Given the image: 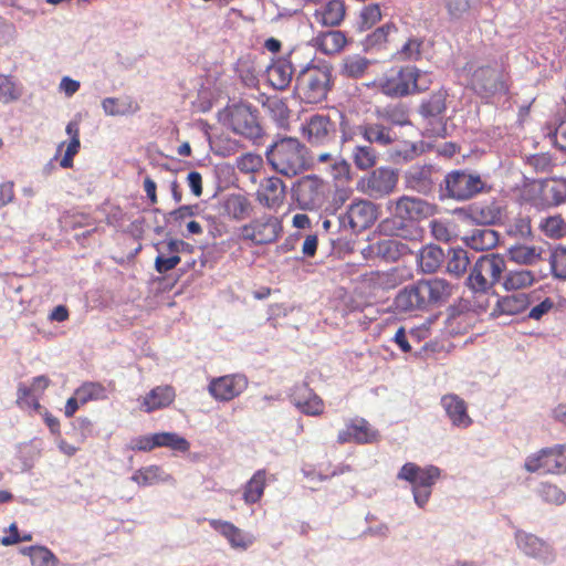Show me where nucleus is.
<instances>
[{
    "instance_id": "obj_1",
    "label": "nucleus",
    "mask_w": 566,
    "mask_h": 566,
    "mask_svg": "<svg viewBox=\"0 0 566 566\" xmlns=\"http://www.w3.org/2000/svg\"><path fill=\"white\" fill-rule=\"evenodd\" d=\"M452 294V285L444 279H421L400 290L395 300L399 313L429 311L444 304Z\"/></svg>"
},
{
    "instance_id": "obj_2",
    "label": "nucleus",
    "mask_w": 566,
    "mask_h": 566,
    "mask_svg": "<svg viewBox=\"0 0 566 566\" xmlns=\"http://www.w3.org/2000/svg\"><path fill=\"white\" fill-rule=\"evenodd\" d=\"M438 207L424 199L411 196H401L396 200L391 216L379 224L382 232L391 237L409 238L417 229V224L437 213Z\"/></svg>"
},
{
    "instance_id": "obj_3",
    "label": "nucleus",
    "mask_w": 566,
    "mask_h": 566,
    "mask_svg": "<svg viewBox=\"0 0 566 566\" xmlns=\"http://www.w3.org/2000/svg\"><path fill=\"white\" fill-rule=\"evenodd\" d=\"M265 156L277 174L289 178L302 174L313 165L307 148L295 137H280L268 146Z\"/></svg>"
},
{
    "instance_id": "obj_4",
    "label": "nucleus",
    "mask_w": 566,
    "mask_h": 566,
    "mask_svg": "<svg viewBox=\"0 0 566 566\" xmlns=\"http://www.w3.org/2000/svg\"><path fill=\"white\" fill-rule=\"evenodd\" d=\"M332 71L329 62L312 60L295 75L294 94L307 104L325 101L334 86Z\"/></svg>"
},
{
    "instance_id": "obj_5",
    "label": "nucleus",
    "mask_w": 566,
    "mask_h": 566,
    "mask_svg": "<svg viewBox=\"0 0 566 566\" xmlns=\"http://www.w3.org/2000/svg\"><path fill=\"white\" fill-rule=\"evenodd\" d=\"M489 189L490 187L476 170L457 168L441 176L438 184V199L441 202L448 200L465 202L488 192Z\"/></svg>"
},
{
    "instance_id": "obj_6",
    "label": "nucleus",
    "mask_w": 566,
    "mask_h": 566,
    "mask_svg": "<svg viewBox=\"0 0 566 566\" xmlns=\"http://www.w3.org/2000/svg\"><path fill=\"white\" fill-rule=\"evenodd\" d=\"M346 115L335 109L332 114H314L302 125V134L314 146L328 145L336 142L338 130L342 132L340 140H348L345 127Z\"/></svg>"
},
{
    "instance_id": "obj_7",
    "label": "nucleus",
    "mask_w": 566,
    "mask_h": 566,
    "mask_svg": "<svg viewBox=\"0 0 566 566\" xmlns=\"http://www.w3.org/2000/svg\"><path fill=\"white\" fill-rule=\"evenodd\" d=\"M259 115L260 112L256 106L242 99L228 104L219 113L220 117H224V125H227L234 134L254 143L264 134L259 120Z\"/></svg>"
},
{
    "instance_id": "obj_8",
    "label": "nucleus",
    "mask_w": 566,
    "mask_h": 566,
    "mask_svg": "<svg viewBox=\"0 0 566 566\" xmlns=\"http://www.w3.org/2000/svg\"><path fill=\"white\" fill-rule=\"evenodd\" d=\"M441 473V469L433 464L419 467L413 462H407L400 468L397 479L411 484L413 501L418 507L423 509L429 502L432 486L440 479Z\"/></svg>"
},
{
    "instance_id": "obj_9",
    "label": "nucleus",
    "mask_w": 566,
    "mask_h": 566,
    "mask_svg": "<svg viewBox=\"0 0 566 566\" xmlns=\"http://www.w3.org/2000/svg\"><path fill=\"white\" fill-rule=\"evenodd\" d=\"M472 90L482 98L505 95L510 87L502 65H484L474 70L471 77Z\"/></svg>"
},
{
    "instance_id": "obj_10",
    "label": "nucleus",
    "mask_w": 566,
    "mask_h": 566,
    "mask_svg": "<svg viewBox=\"0 0 566 566\" xmlns=\"http://www.w3.org/2000/svg\"><path fill=\"white\" fill-rule=\"evenodd\" d=\"M448 93L439 90L431 93L428 97L422 98L418 113L427 122L433 136L446 138L448 133L446 117Z\"/></svg>"
},
{
    "instance_id": "obj_11",
    "label": "nucleus",
    "mask_w": 566,
    "mask_h": 566,
    "mask_svg": "<svg viewBox=\"0 0 566 566\" xmlns=\"http://www.w3.org/2000/svg\"><path fill=\"white\" fill-rule=\"evenodd\" d=\"M566 450L565 444H555L554 447L543 448L538 452L528 455L524 468L527 472L542 473H565L566 472Z\"/></svg>"
},
{
    "instance_id": "obj_12",
    "label": "nucleus",
    "mask_w": 566,
    "mask_h": 566,
    "mask_svg": "<svg viewBox=\"0 0 566 566\" xmlns=\"http://www.w3.org/2000/svg\"><path fill=\"white\" fill-rule=\"evenodd\" d=\"M419 74L420 70L413 65L401 66L395 74L379 80V90L384 95L396 98L420 92Z\"/></svg>"
},
{
    "instance_id": "obj_13",
    "label": "nucleus",
    "mask_w": 566,
    "mask_h": 566,
    "mask_svg": "<svg viewBox=\"0 0 566 566\" xmlns=\"http://www.w3.org/2000/svg\"><path fill=\"white\" fill-rule=\"evenodd\" d=\"M441 175V169L434 165H413L405 172V185L422 196L434 197Z\"/></svg>"
},
{
    "instance_id": "obj_14",
    "label": "nucleus",
    "mask_w": 566,
    "mask_h": 566,
    "mask_svg": "<svg viewBox=\"0 0 566 566\" xmlns=\"http://www.w3.org/2000/svg\"><path fill=\"white\" fill-rule=\"evenodd\" d=\"M398 182V172L390 167H379L369 175L361 177L357 182V189L373 198L389 195Z\"/></svg>"
},
{
    "instance_id": "obj_15",
    "label": "nucleus",
    "mask_w": 566,
    "mask_h": 566,
    "mask_svg": "<svg viewBox=\"0 0 566 566\" xmlns=\"http://www.w3.org/2000/svg\"><path fill=\"white\" fill-rule=\"evenodd\" d=\"M292 198L302 210H313L323 198V180L316 175H307L293 182Z\"/></svg>"
},
{
    "instance_id": "obj_16",
    "label": "nucleus",
    "mask_w": 566,
    "mask_h": 566,
    "mask_svg": "<svg viewBox=\"0 0 566 566\" xmlns=\"http://www.w3.org/2000/svg\"><path fill=\"white\" fill-rule=\"evenodd\" d=\"M514 537L517 547L526 556L534 558L544 565H549L555 562V551L546 541L522 530H517Z\"/></svg>"
},
{
    "instance_id": "obj_17",
    "label": "nucleus",
    "mask_w": 566,
    "mask_h": 566,
    "mask_svg": "<svg viewBox=\"0 0 566 566\" xmlns=\"http://www.w3.org/2000/svg\"><path fill=\"white\" fill-rule=\"evenodd\" d=\"M247 387V377L235 374L211 380L208 390L214 399L219 401H230L243 392Z\"/></svg>"
},
{
    "instance_id": "obj_18",
    "label": "nucleus",
    "mask_w": 566,
    "mask_h": 566,
    "mask_svg": "<svg viewBox=\"0 0 566 566\" xmlns=\"http://www.w3.org/2000/svg\"><path fill=\"white\" fill-rule=\"evenodd\" d=\"M214 208L220 217H227L238 222L247 219L252 211L251 201L242 193L223 196L214 205Z\"/></svg>"
},
{
    "instance_id": "obj_19",
    "label": "nucleus",
    "mask_w": 566,
    "mask_h": 566,
    "mask_svg": "<svg viewBox=\"0 0 566 566\" xmlns=\"http://www.w3.org/2000/svg\"><path fill=\"white\" fill-rule=\"evenodd\" d=\"M377 438L378 431L374 430L366 419L356 418L347 423L344 430L338 432L337 442L344 444L354 441L364 444L373 443Z\"/></svg>"
},
{
    "instance_id": "obj_20",
    "label": "nucleus",
    "mask_w": 566,
    "mask_h": 566,
    "mask_svg": "<svg viewBox=\"0 0 566 566\" xmlns=\"http://www.w3.org/2000/svg\"><path fill=\"white\" fill-rule=\"evenodd\" d=\"M292 51L285 55L273 60L266 67L269 83L277 91H284L293 80L294 66L291 61Z\"/></svg>"
},
{
    "instance_id": "obj_21",
    "label": "nucleus",
    "mask_w": 566,
    "mask_h": 566,
    "mask_svg": "<svg viewBox=\"0 0 566 566\" xmlns=\"http://www.w3.org/2000/svg\"><path fill=\"white\" fill-rule=\"evenodd\" d=\"M349 228L354 231H360L370 227L376 220V207L367 200L352 202L348 208Z\"/></svg>"
},
{
    "instance_id": "obj_22",
    "label": "nucleus",
    "mask_w": 566,
    "mask_h": 566,
    "mask_svg": "<svg viewBox=\"0 0 566 566\" xmlns=\"http://www.w3.org/2000/svg\"><path fill=\"white\" fill-rule=\"evenodd\" d=\"M531 304L530 295L526 293H515L500 296L495 306L490 313L491 318H499L502 315H517L523 313Z\"/></svg>"
},
{
    "instance_id": "obj_23",
    "label": "nucleus",
    "mask_w": 566,
    "mask_h": 566,
    "mask_svg": "<svg viewBox=\"0 0 566 566\" xmlns=\"http://www.w3.org/2000/svg\"><path fill=\"white\" fill-rule=\"evenodd\" d=\"M346 44V34L339 30L321 31L308 42V45L326 55L339 53Z\"/></svg>"
},
{
    "instance_id": "obj_24",
    "label": "nucleus",
    "mask_w": 566,
    "mask_h": 566,
    "mask_svg": "<svg viewBox=\"0 0 566 566\" xmlns=\"http://www.w3.org/2000/svg\"><path fill=\"white\" fill-rule=\"evenodd\" d=\"M503 208L496 199L473 202L472 224L491 227L502 224Z\"/></svg>"
},
{
    "instance_id": "obj_25",
    "label": "nucleus",
    "mask_w": 566,
    "mask_h": 566,
    "mask_svg": "<svg viewBox=\"0 0 566 566\" xmlns=\"http://www.w3.org/2000/svg\"><path fill=\"white\" fill-rule=\"evenodd\" d=\"M210 527L222 535L232 548L247 549L253 543L252 536L243 533L233 523L222 520H209Z\"/></svg>"
},
{
    "instance_id": "obj_26",
    "label": "nucleus",
    "mask_w": 566,
    "mask_h": 566,
    "mask_svg": "<svg viewBox=\"0 0 566 566\" xmlns=\"http://www.w3.org/2000/svg\"><path fill=\"white\" fill-rule=\"evenodd\" d=\"M447 417L451 423L458 428H468L472 423V419L468 415L465 401L457 395L450 394L441 398Z\"/></svg>"
},
{
    "instance_id": "obj_27",
    "label": "nucleus",
    "mask_w": 566,
    "mask_h": 566,
    "mask_svg": "<svg viewBox=\"0 0 566 566\" xmlns=\"http://www.w3.org/2000/svg\"><path fill=\"white\" fill-rule=\"evenodd\" d=\"M262 188V191H258V200L261 203L270 209L279 208L283 205L286 186L281 178L276 176L266 178Z\"/></svg>"
},
{
    "instance_id": "obj_28",
    "label": "nucleus",
    "mask_w": 566,
    "mask_h": 566,
    "mask_svg": "<svg viewBox=\"0 0 566 566\" xmlns=\"http://www.w3.org/2000/svg\"><path fill=\"white\" fill-rule=\"evenodd\" d=\"M462 241L465 247L474 251H489L497 247L500 233L489 228L474 229L471 231L470 235H464Z\"/></svg>"
},
{
    "instance_id": "obj_29",
    "label": "nucleus",
    "mask_w": 566,
    "mask_h": 566,
    "mask_svg": "<svg viewBox=\"0 0 566 566\" xmlns=\"http://www.w3.org/2000/svg\"><path fill=\"white\" fill-rule=\"evenodd\" d=\"M254 229L258 233V245L275 242L283 231L282 222L276 217H262L254 219Z\"/></svg>"
},
{
    "instance_id": "obj_30",
    "label": "nucleus",
    "mask_w": 566,
    "mask_h": 566,
    "mask_svg": "<svg viewBox=\"0 0 566 566\" xmlns=\"http://www.w3.org/2000/svg\"><path fill=\"white\" fill-rule=\"evenodd\" d=\"M446 260V253L437 244L429 243L422 247L417 256V262L423 273L437 272Z\"/></svg>"
},
{
    "instance_id": "obj_31",
    "label": "nucleus",
    "mask_w": 566,
    "mask_h": 566,
    "mask_svg": "<svg viewBox=\"0 0 566 566\" xmlns=\"http://www.w3.org/2000/svg\"><path fill=\"white\" fill-rule=\"evenodd\" d=\"M176 392L171 386H157L145 397L142 407L146 412H153L168 407L175 400Z\"/></svg>"
},
{
    "instance_id": "obj_32",
    "label": "nucleus",
    "mask_w": 566,
    "mask_h": 566,
    "mask_svg": "<svg viewBox=\"0 0 566 566\" xmlns=\"http://www.w3.org/2000/svg\"><path fill=\"white\" fill-rule=\"evenodd\" d=\"M346 14V6L342 0H329L322 10H316L315 19L324 27H338Z\"/></svg>"
},
{
    "instance_id": "obj_33",
    "label": "nucleus",
    "mask_w": 566,
    "mask_h": 566,
    "mask_svg": "<svg viewBox=\"0 0 566 566\" xmlns=\"http://www.w3.org/2000/svg\"><path fill=\"white\" fill-rule=\"evenodd\" d=\"M171 479V475L165 473L161 467L155 464L138 469L130 478L139 486H150L159 482H168Z\"/></svg>"
},
{
    "instance_id": "obj_34",
    "label": "nucleus",
    "mask_w": 566,
    "mask_h": 566,
    "mask_svg": "<svg viewBox=\"0 0 566 566\" xmlns=\"http://www.w3.org/2000/svg\"><path fill=\"white\" fill-rule=\"evenodd\" d=\"M363 137L370 144H378L381 146H388L395 142L391 128L386 127L382 124H366L358 127Z\"/></svg>"
},
{
    "instance_id": "obj_35",
    "label": "nucleus",
    "mask_w": 566,
    "mask_h": 566,
    "mask_svg": "<svg viewBox=\"0 0 566 566\" xmlns=\"http://www.w3.org/2000/svg\"><path fill=\"white\" fill-rule=\"evenodd\" d=\"M476 262L481 264L482 270L491 276V284L501 281L503 272L506 270V262L503 254L489 253L481 255Z\"/></svg>"
},
{
    "instance_id": "obj_36",
    "label": "nucleus",
    "mask_w": 566,
    "mask_h": 566,
    "mask_svg": "<svg viewBox=\"0 0 566 566\" xmlns=\"http://www.w3.org/2000/svg\"><path fill=\"white\" fill-rule=\"evenodd\" d=\"M407 244L396 239H380L377 241V258L386 262H396L407 253Z\"/></svg>"
},
{
    "instance_id": "obj_37",
    "label": "nucleus",
    "mask_w": 566,
    "mask_h": 566,
    "mask_svg": "<svg viewBox=\"0 0 566 566\" xmlns=\"http://www.w3.org/2000/svg\"><path fill=\"white\" fill-rule=\"evenodd\" d=\"M376 114L377 117L396 126H406L410 124L408 106L401 102L378 108Z\"/></svg>"
},
{
    "instance_id": "obj_38",
    "label": "nucleus",
    "mask_w": 566,
    "mask_h": 566,
    "mask_svg": "<svg viewBox=\"0 0 566 566\" xmlns=\"http://www.w3.org/2000/svg\"><path fill=\"white\" fill-rule=\"evenodd\" d=\"M447 259V271L455 276H461L468 270L470 265V256L463 248H449Z\"/></svg>"
},
{
    "instance_id": "obj_39",
    "label": "nucleus",
    "mask_w": 566,
    "mask_h": 566,
    "mask_svg": "<svg viewBox=\"0 0 566 566\" xmlns=\"http://www.w3.org/2000/svg\"><path fill=\"white\" fill-rule=\"evenodd\" d=\"M265 488V470H258L245 483L243 500L247 504H254L260 501Z\"/></svg>"
},
{
    "instance_id": "obj_40",
    "label": "nucleus",
    "mask_w": 566,
    "mask_h": 566,
    "mask_svg": "<svg viewBox=\"0 0 566 566\" xmlns=\"http://www.w3.org/2000/svg\"><path fill=\"white\" fill-rule=\"evenodd\" d=\"M542 250L536 247L514 245L507 250L509 259L521 265H533L541 259Z\"/></svg>"
},
{
    "instance_id": "obj_41",
    "label": "nucleus",
    "mask_w": 566,
    "mask_h": 566,
    "mask_svg": "<svg viewBox=\"0 0 566 566\" xmlns=\"http://www.w3.org/2000/svg\"><path fill=\"white\" fill-rule=\"evenodd\" d=\"M534 282V273L530 270L509 271L502 285L505 291H516L531 286Z\"/></svg>"
},
{
    "instance_id": "obj_42",
    "label": "nucleus",
    "mask_w": 566,
    "mask_h": 566,
    "mask_svg": "<svg viewBox=\"0 0 566 566\" xmlns=\"http://www.w3.org/2000/svg\"><path fill=\"white\" fill-rule=\"evenodd\" d=\"M369 65V60L358 55H348L343 60L342 74L350 78H359Z\"/></svg>"
},
{
    "instance_id": "obj_43",
    "label": "nucleus",
    "mask_w": 566,
    "mask_h": 566,
    "mask_svg": "<svg viewBox=\"0 0 566 566\" xmlns=\"http://www.w3.org/2000/svg\"><path fill=\"white\" fill-rule=\"evenodd\" d=\"M22 553L30 557L32 566H55L56 557L44 546H29Z\"/></svg>"
},
{
    "instance_id": "obj_44",
    "label": "nucleus",
    "mask_w": 566,
    "mask_h": 566,
    "mask_svg": "<svg viewBox=\"0 0 566 566\" xmlns=\"http://www.w3.org/2000/svg\"><path fill=\"white\" fill-rule=\"evenodd\" d=\"M51 380L45 375H40L32 378L31 386H25L20 382L17 391V402L21 403L22 400L32 395H41L50 385Z\"/></svg>"
},
{
    "instance_id": "obj_45",
    "label": "nucleus",
    "mask_w": 566,
    "mask_h": 566,
    "mask_svg": "<svg viewBox=\"0 0 566 566\" xmlns=\"http://www.w3.org/2000/svg\"><path fill=\"white\" fill-rule=\"evenodd\" d=\"M75 396L80 397L81 405L91 400H102L107 398L105 387L99 382L87 381L75 390Z\"/></svg>"
},
{
    "instance_id": "obj_46",
    "label": "nucleus",
    "mask_w": 566,
    "mask_h": 566,
    "mask_svg": "<svg viewBox=\"0 0 566 566\" xmlns=\"http://www.w3.org/2000/svg\"><path fill=\"white\" fill-rule=\"evenodd\" d=\"M551 273L555 279L566 281V245H556L549 256Z\"/></svg>"
},
{
    "instance_id": "obj_47",
    "label": "nucleus",
    "mask_w": 566,
    "mask_h": 566,
    "mask_svg": "<svg viewBox=\"0 0 566 566\" xmlns=\"http://www.w3.org/2000/svg\"><path fill=\"white\" fill-rule=\"evenodd\" d=\"M536 493L545 503L548 504L559 506L566 501L565 492L557 485L548 482H541L537 486Z\"/></svg>"
},
{
    "instance_id": "obj_48",
    "label": "nucleus",
    "mask_w": 566,
    "mask_h": 566,
    "mask_svg": "<svg viewBox=\"0 0 566 566\" xmlns=\"http://www.w3.org/2000/svg\"><path fill=\"white\" fill-rule=\"evenodd\" d=\"M165 444V432L139 436L132 439L130 449L134 451L148 452Z\"/></svg>"
},
{
    "instance_id": "obj_49",
    "label": "nucleus",
    "mask_w": 566,
    "mask_h": 566,
    "mask_svg": "<svg viewBox=\"0 0 566 566\" xmlns=\"http://www.w3.org/2000/svg\"><path fill=\"white\" fill-rule=\"evenodd\" d=\"M381 19V12L378 3H371L363 8L359 19L356 23V30L361 33Z\"/></svg>"
},
{
    "instance_id": "obj_50",
    "label": "nucleus",
    "mask_w": 566,
    "mask_h": 566,
    "mask_svg": "<svg viewBox=\"0 0 566 566\" xmlns=\"http://www.w3.org/2000/svg\"><path fill=\"white\" fill-rule=\"evenodd\" d=\"M479 0H446L450 21H460L470 14Z\"/></svg>"
},
{
    "instance_id": "obj_51",
    "label": "nucleus",
    "mask_w": 566,
    "mask_h": 566,
    "mask_svg": "<svg viewBox=\"0 0 566 566\" xmlns=\"http://www.w3.org/2000/svg\"><path fill=\"white\" fill-rule=\"evenodd\" d=\"M353 160L360 170H367L376 165V150L370 146H356L353 150Z\"/></svg>"
},
{
    "instance_id": "obj_52",
    "label": "nucleus",
    "mask_w": 566,
    "mask_h": 566,
    "mask_svg": "<svg viewBox=\"0 0 566 566\" xmlns=\"http://www.w3.org/2000/svg\"><path fill=\"white\" fill-rule=\"evenodd\" d=\"M164 244V241L157 242L154 244L155 249L158 251L157 256L155 258L154 268L156 272L159 274H165L170 270H174L181 261L180 256L177 254H172L167 256L161 251V247Z\"/></svg>"
},
{
    "instance_id": "obj_53",
    "label": "nucleus",
    "mask_w": 566,
    "mask_h": 566,
    "mask_svg": "<svg viewBox=\"0 0 566 566\" xmlns=\"http://www.w3.org/2000/svg\"><path fill=\"white\" fill-rule=\"evenodd\" d=\"M484 270H482L481 264L478 262L474 263L468 279L467 284L473 292H486L489 289H491L494 284H491L485 276H484Z\"/></svg>"
},
{
    "instance_id": "obj_54",
    "label": "nucleus",
    "mask_w": 566,
    "mask_h": 566,
    "mask_svg": "<svg viewBox=\"0 0 566 566\" xmlns=\"http://www.w3.org/2000/svg\"><path fill=\"white\" fill-rule=\"evenodd\" d=\"M21 92L15 86L11 76L0 74V102L6 104L19 99Z\"/></svg>"
},
{
    "instance_id": "obj_55",
    "label": "nucleus",
    "mask_w": 566,
    "mask_h": 566,
    "mask_svg": "<svg viewBox=\"0 0 566 566\" xmlns=\"http://www.w3.org/2000/svg\"><path fill=\"white\" fill-rule=\"evenodd\" d=\"M542 230L551 239H560L565 235V221L560 216L548 217L542 223Z\"/></svg>"
},
{
    "instance_id": "obj_56",
    "label": "nucleus",
    "mask_w": 566,
    "mask_h": 566,
    "mask_svg": "<svg viewBox=\"0 0 566 566\" xmlns=\"http://www.w3.org/2000/svg\"><path fill=\"white\" fill-rule=\"evenodd\" d=\"M163 216L165 224L170 226V229L168 230L166 237H170L174 233H178V230L181 228L185 220L188 218L186 213L182 211L181 206L168 213H163Z\"/></svg>"
},
{
    "instance_id": "obj_57",
    "label": "nucleus",
    "mask_w": 566,
    "mask_h": 566,
    "mask_svg": "<svg viewBox=\"0 0 566 566\" xmlns=\"http://www.w3.org/2000/svg\"><path fill=\"white\" fill-rule=\"evenodd\" d=\"M316 395L317 394L314 392L308 384L304 381L293 387L292 392L290 394V400L297 409L304 401Z\"/></svg>"
},
{
    "instance_id": "obj_58",
    "label": "nucleus",
    "mask_w": 566,
    "mask_h": 566,
    "mask_svg": "<svg viewBox=\"0 0 566 566\" xmlns=\"http://www.w3.org/2000/svg\"><path fill=\"white\" fill-rule=\"evenodd\" d=\"M132 102L127 105L118 104V98L116 97H105L102 101V108L104 113L108 116H124L130 112Z\"/></svg>"
},
{
    "instance_id": "obj_59",
    "label": "nucleus",
    "mask_w": 566,
    "mask_h": 566,
    "mask_svg": "<svg viewBox=\"0 0 566 566\" xmlns=\"http://www.w3.org/2000/svg\"><path fill=\"white\" fill-rule=\"evenodd\" d=\"M422 40L417 38L409 39L399 51L403 59L409 61H418L421 57Z\"/></svg>"
},
{
    "instance_id": "obj_60",
    "label": "nucleus",
    "mask_w": 566,
    "mask_h": 566,
    "mask_svg": "<svg viewBox=\"0 0 566 566\" xmlns=\"http://www.w3.org/2000/svg\"><path fill=\"white\" fill-rule=\"evenodd\" d=\"M164 447L170 448L174 451L187 452L190 449L189 441L176 432H165Z\"/></svg>"
},
{
    "instance_id": "obj_61",
    "label": "nucleus",
    "mask_w": 566,
    "mask_h": 566,
    "mask_svg": "<svg viewBox=\"0 0 566 566\" xmlns=\"http://www.w3.org/2000/svg\"><path fill=\"white\" fill-rule=\"evenodd\" d=\"M298 411L306 416L316 417L323 413L324 411V402L322 398L316 395L313 398L306 400L297 408Z\"/></svg>"
},
{
    "instance_id": "obj_62",
    "label": "nucleus",
    "mask_w": 566,
    "mask_h": 566,
    "mask_svg": "<svg viewBox=\"0 0 566 566\" xmlns=\"http://www.w3.org/2000/svg\"><path fill=\"white\" fill-rule=\"evenodd\" d=\"M235 73L241 80L242 84L248 87H255L258 84V77L254 74L253 67L248 63L238 64Z\"/></svg>"
},
{
    "instance_id": "obj_63",
    "label": "nucleus",
    "mask_w": 566,
    "mask_h": 566,
    "mask_svg": "<svg viewBox=\"0 0 566 566\" xmlns=\"http://www.w3.org/2000/svg\"><path fill=\"white\" fill-rule=\"evenodd\" d=\"M165 243L167 245L168 253L178 255L179 253H192L193 251V245L180 239L167 237V239L164 241V244Z\"/></svg>"
},
{
    "instance_id": "obj_64",
    "label": "nucleus",
    "mask_w": 566,
    "mask_h": 566,
    "mask_svg": "<svg viewBox=\"0 0 566 566\" xmlns=\"http://www.w3.org/2000/svg\"><path fill=\"white\" fill-rule=\"evenodd\" d=\"M549 138L557 149H559L562 151H566V126H565V123H560V125L553 133L549 134Z\"/></svg>"
}]
</instances>
